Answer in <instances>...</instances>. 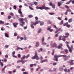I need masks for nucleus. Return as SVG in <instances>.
<instances>
[{
    "label": "nucleus",
    "instance_id": "nucleus-1",
    "mask_svg": "<svg viewBox=\"0 0 74 74\" xmlns=\"http://www.w3.org/2000/svg\"><path fill=\"white\" fill-rule=\"evenodd\" d=\"M24 20H25V18H19L18 19V21H19L21 23L20 24V25L22 27H23V25H25V22L23 21Z\"/></svg>",
    "mask_w": 74,
    "mask_h": 74
},
{
    "label": "nucleus",
    "instance_id": "nucleus-2",
    "mask_svg": "<svg viewBox=\"0 0 74 74\" xmlns=\"http://www.w3.org/2000/svg\"><path fill=\"white\" fill-rule=\"evenodd\" d=\"M36 9H40L41 10H44H44H50V8L48 7H45V5H43L41 7H39L38 6H36Z\"/></svg>",
    "mask_w": 74,
    "mask_h": 74
},
{
    "label": "nucleus",
    "instance_id": "nucleus-3",
    "mask_svg": "<svg viewBox=\"0 0 74 74\" xmlns=\"http://www.w3.org/2000/svg\"><path fill=\"white\" fill-rule=\"evenodd\" d=\"M39 22H40V21H36V23H34L33 22H31V27L32 28V29H34V27L33 26V25L34 26H36L37 24H38Z\"/></svg>",
    "mask_w": 74,
    "mask_h": 74
},
{
    "label": "nucleus",
    "instance_id": "nucleus-4",
    "mask_svg": "<svg viewBox=\"0 0 74 74\" xmlns=\"http://www.w3.org/2000/svg\"><path fill=\"white\" fill-rule=\"evenodd\" d=\"M32 59H36V60H40V58L38 57V56L37 55V51H36L35 53V55L33 56L32 57Z\"/></svg>",
    "mask_w": 74,
    "mask_h": 74
},
{
    "label": "nucleus",
    "instance_id": "nucleus-5",
    "mask_svg": "<svg viewBox=\"0 0 74 74\" xmlns=\"http://www.w3.org/2000/svg\"><path fill=\"white\" fill-rule=\"evenodd\" d=\"M60 57H62V56L59 55L57 56V55H54V58L55 59V60L56 61H58V58H60Z\"/></svg>",
    "mask_w": 74,
    "mask_h": 74
},
{
    "label": "nucleus",
    "instance_id": "nucleus-6",
    "mask_svg": "<svg viewBox=\"0 0 74 74\" xmlns=\"http://www.w3.org/2000/svg\"><path fill=\"white\" fill-rule=\"evenodd\" d=\"M18 12L19 14H20V16L22 18H23L24 17V16L22 14V12H21V9L20 8L19 9V10H18Z\"/></svg>",
    "mask_w": 74,
    "mask_h": 74
},
{
    "label": "nucleus",
    "instance_id": "nucleus-7",
    "mask_svg": "<svg viewBox=\"0 0 74 74\" xmlns=\"http://www.w3.org/2000/svg\"><path fill=\"white\" fill-rule=\"evenodd\" d=\"M74 60H70V61L69 62H67V63H69L70 65L71 66H72L73 65H74V63L73 62H74Z\"/></svg>",
    "mask_w": 74,
    "mask_h": 74
},
{
    "label": "nucleus",
    "instance_id": "nucleus-8",
    "mask_svg": "<svg viewBox=\"0 0 74 74\" xmlns=\"http://www.w3.org/2000/svg\"><path fill=\"white\" fill-rule=\"evenodd\" d=\"M68 49H69V51L70 53H71L72 52V51H73V47H68Z\"/></svg>",
    "mask_w": 74,
    "mask_h": 74
},
{
    "label": "nucleus",
    "instance_id": "nucleus-9",
    "mask_svg": "<svg viewBox=\"0 0 74 74\" xmlns=\"http://www.w3.org/2000/svg\"><path fill=\"white\" fill-rule=\"evenodd\" d=\"M71 2H72V4H74V0H73L72 1V0H70L69 2L66 3V4H70Z\"/></svg>",
    "mask_w": 74,
    "mask_h": 74
},
{
    "label": "nucleus",
    "instance_id": "nucleus-10",
    "mask_svg": "<svg viewBox=\"0 0 74 74\" xmlns=\"http://www.w3.org/2000/svg\"><path fill=\"white\" fill-rule=\"evenodd\" d=\"M18 24L19 23H13V25L14 27H17V26L16 25H18Z\"/></svg>",
    "mask_w": 74,
    "mask_h": 74
},
{
    "label": "nucleus",
    "instance_id": "nucleus-11",
    "mask_svg": "<svg viewBox=\"0 0 74 74\" xmlns=\"http://www.w3.org/2000/svg\"><path fill=\"white\" fill-rule=\"evenodd\" d=\"M64 71L65 72H66H66H68L69 73L70 72V69H68V70H67V69L66 68L64 69Z\"/></svg>",
    "mask_w": 74,
    "mask_h": 74
},
{
    "label": "nucleus",
    "instance_id": "nucleus-12",
    "mask_svg": "<svg viewBox=\"0 0 74 74\" xmlns=\"http://www.w3.org/2000/svg\"><path fill=\"white\" fill-rule=\"evenodd\" d=\"M48 62V60L46 59L45 60H43L41 61L40 62L41 63H43V62Z\"/></svg>",
    "mask_w": 74,
    "mask_h": 74
},
{
    "label": "nucleus",
    "instance_id": "nucleus-13",
    "mask_svg": "<svg viewBox=\"0 0 74 74\" xmlns=\"http://www.w3.org/2000/svg\"><path fill=\"white\" fill-rule=\"evenodd\" d=\"M47 30H49V32H53V30L52 29H51L50 28H48L47 29Z\"/></svg>",
    "mask_w": 74,
    "mask_h": 74
},
{
    "label": "nucleus",
    "instance_id": "nucleus-14",
    "mask_svg": "<svg viewBox=\"0 0 74 74\" xmlns=\"http://www.w3.org/2000/svg\"><path fill=\"white\" fill-rule=\"evenodd\" d=\"M61 5H62V3H61V2H58V7H60V6Z\"/></svg>",
    "mask_w": 74,
    "mask_h": 74
},
{
    "label": "nucleus",
    "instance_id": "nucleus-15",
    "mask_svg": "<svg viewBox=\"0 0 74 74\" xmlns=\"http://www.w3.org/2000/svg\"><path fill=\"white\" fill-rule=\"evenodd\" d=\"M52 7L53 9H55V5L54 4H53L51 6Z\"/></svg>",
    "mask_w": 74,
    "mask_h": 74
},
{
    "label": "nucleus",
    "instance_id": "nucleus-16",
    "mask_svg": "<svg viewBox=\"0 0 74 74\" xmlns=\"http://www.w3.org/2000/svg\"><path fill=\"white\" fill-rule=\"evenodd\" d=\"M64 51L66 54L69 53V50L67 49H65Z\"/></svg>",
    "mask_w": 74,
    "mask_h": 74
},
{
    "label": "nucleus",
    "instance_id": "nucleus-17",
    "mask_svg": "<svg viewBox=\"0 0 74 74\" xmlns=\"http://www.w3.org/2000/svg\"><path fill=\"white\" fill-rule=\"evenodd\" d=\"M73 21V20H72V18H70L68 20V22L69 23H71V22H72Z\"/></svg>",
    "mask_w": 74,
    "mask_h": 74
},
{
    "label": "nucleus",
    "instance_id": "nucleus-18",
    "mask_svg": "<svg viewBox=\"0 0 74 74\" xmlns=\"http://www.w3.org/2000/svg\"><path fill=\"white\" fill-rule=\"evenodd\" d=\"M39 45L40 44L39 43V42H37L36 45V47H39Z\"/></svg>",
    "mask_w": 74,
    "mask_h": 74
},
{
    "label": "nucleus",
    "instance_id": "nucleus-19",
    "mask_svg": "<svg viewBox=\"0 0 74 74\" xmlns=\"http://www.w3.org/2000/svg\"><path fill=\"white\" fill-rule=\"evenodd\" d=\"M40 23V26H42V25H44V23L43 22H41V21H40V22H39L38 23Z\"/></svg>",
    "mask_w": 74,
    "mask_h": 74
},
{
    "label": "nucleus",
    "instance_id": "nucleus-20",
    "mask_svg": "<svg viewBox=\"0 0 74 74\" xmlns=\"http://www.w3.org/2000/svg\"><path fill=\"white\" fill-rule=\"evenodd\" d=\"M62 38H68V36L63 35L62 36Z\"/></svg>",
    "mask_w": 74,
    "mask_h": 74
},
{
    "label": "nucleus",
    "instance_id": "nucleus-21",
    "mask_svg": "<svg viewBox=\"0 0 74 74\" xmlns=\"http://www.w3.org/2000/svg\"><path fill=\"white\" fill-rule=\"evenodd\" d=\"M68 24V22H66V23H64L63 25V26H67V25Z\"/></svg>",
    "mask_w": 74,
    "mask_h": 74
},
{
    "label": "nucleus",
    "instance_id": "nucleus-22",
    "mask_svg": "<svg viewBox=\"0 0 74 74\" xmlns=\"http://www.w3.org/2000/svg\"><path fill=\"white\" fill-rule=\"evenodd\" d=\"M25 58H26V56L24 55L23 57L21 58V60H23V59H25Z\"/></svg>",
    "mask_w": 74,
    "mask_h": 74
},
{
    "label": "nucleus",
    "instance_id": "nucleus-23",
    "mask_svg": "<svg viewBox=\"0 0 74 74\" xmlns=\"http://www.w3.org/2000/svg\"><path fill=\"white\" fill-rule=\"evenodd\" d=\"M28 17L29 18H33V16L32 15H29Z\"/></svg>",
    "mask_w": 74,
    "mask_h": 74
},
{
    "label": "nucleus",
    "instance_id": "nucleus-24",
    "mask_svg": "<svg viewBox=\"0 0 74 74\" xmlns=\"http://www.w3.org/2000/svg\"><path fill=\"white\" fill-rule=\"evenodd\" d=\"M64 7L65 8H67V9H69V8H70V7L68 6L67 5H65Z\"/></svg>",
    "mask_w": 74,
    "mask_h": 74
},
{
    "label": "nucleus",
    "instance_id": "nucleus-25",
    "mask_svg": "<svg viewBox=\"0 0 74 74\" xmlns=\"http://www.w3.org/2000/svg\"><path fill=\"white\" fill-rule=\"evenodd\" d=\"M5 37H9L8 35V34L6 33H5Z\"/></svg>",
    "mask_w": 74,
    "mask_h": 74
},
{
    "label": "nucleus",
    "instance_id": "nucleus-26",
    "mask_svg": "<svg viewBox=\"0 0 74 74\" xmlns=\"http://www.w3.org/2000/svg\"><path fill=\"white\" fill-rule=\"evenodd\" d=\"M4 22L2 21H0V24H4Z\"/></svg>",
    "mask_w": 74,
    "mask_h": 74
},
{
    "label": "nucleus",
    "instance_id": "nucleus-27",
    "mask_svg": "<svg viewBox=\"0 0 74 74\" xmlns=\"http://www.w3.org/2000/svg\"><path fill=\"white\" fill-rule=\"evenodd\" d=\"M55 53V49H53V52L52 53V55H53V56L54 55V53Z\"/></svg>",
    "mask_w": 74,
    "mask_h": 74
},
{
    "label": "nucleus",
    "instance_id": "nucleus-28",
    "mask_svg": "<svg viewBox=\"0 0 74 74\" xmlns=\"http://www.w3.org/2000/svg\"><path fill=\"white\" fill-rule=\"evenodd\" d=\"M41 31V29L40 28L39 30L38 31L37 33H40Z\"/></svg>",
    "mask_w": 74,
    "mask_h": 74
},
{
    "label": "nucleus",
    "instance_id": "nucleus-29",
    "mask_svg": "<svg viewBox=\"0 0 74 74\" xmlns=\"http://www.w3.org/2000/svg\"><path fill=\"white\" fill-rule=\"evenodd\" d=\"M34 3L35 5H37L38 4V3L37 2H34Z\"/></svg>",
    "mask_w": 74,
    "mask_h": 74
},
{
    "label": "nucleus",
    "instance_id": "nucleus-30",
    "mask_svg": "<svg viewBox=\"0 0 74 74\" xmlns=\"http://www.w3.org/2000/svg\"><path fill=\"white\" fill-rule=\"evenodd\" d=\"M65 35L67 36H69V33L68 32H66L65 33Z\"/></svg>",
    "mask_w": 74,
    "mask_h": 74
},
{
    "label": "nucleus",
    "instance_id": "nucleus-31",
    "mask_svg": "<svg viewBox=\"0 0 74 74\" xmlns=\"http://www.w3.org/2000/svg\"><path fill=\"white\" fill-rule=\"evenodd\" d=\"M49 5L50 6H51L52 5H53V4L52 3V2H50L49 3Z\"/></svg>",
    "mask_w": 74,
    "mask_h": 74
},
{
    "label": "nucleus",
    "instance_id": "nucleus-32",
    "mask_svg": "<svg viewBox=\"0 0 74 74\" xmlns=\"http://www.w3.org/2000/svg\"><path fill=\"white\" fill-rule=\"evenodd\" d=\"M6 67H7L6 66H5L3 69L2 70V71H4L5 70V69L6 68Z\"/></svg>",
    "mask_w": 74,
    "mask_h": 74
},
{
    "label": "nucleus",
    "instance_id": "nucleus-33",
    "mask_svg": "<svg viewBox=\"0 0 74 74\" xmlns=\"http://www.w3.org/2000/svg\"><path fill=\"white\" fill-rule=\"evenodd\" d=\"M60 56H61V57L63 56V58H66L67 57V56L66 55H60Z\"/></svg>",
    "mask_w": 74,
    "mask_h": 74
},
{
    "label": "nucleus",
    "instance_id": "nucleus-34",
    "mask_svg": "<svg viewBox=\"0 0 74 74\" xmlns=\"http://www.w3.org/2000/svg\"><path fill=\"white\" fill-rule=\"evenodd\" d=\"M13 8L14 10H16V6L15 5H14L13 6Z\"/></svg>",
    "mask_w": 74,
    "mask_h": 74
},
{
    "label": "nucleus",
    "instance_id": "nucleus-35",
    "mask_svg": "<svg viewBox=\"0 0 74 74\" xmlns=\"http://www.w3.org/2000/svg\"><path fill=\"white\" fill-rule=\"evenodd\" d=\"M44 37H43L42 39V42H43L44 41Z\"/></svg>",
    "mask_w": 74,
    "mask_h": 74
},
{
    "label": "nucleus",
    "instance_id": "nucleus-36",
    "mask_svg": "<svg viewBox=\"0 0 74 74\" xmlns=\"http://www.w3.org/2000/svg\"><path fill=\"white\" fill-rule=\"evenodd\" d=\"M66 11L69 12H71V10L70 9L67 10H66Z\"/></svg>",
    "mask_w": 74,
    "mask_h": 74
},
{
    "label": "nucleus",
    "instance_id": "nucleus-37",
    "mask_svg": "<svg viewBox=\"0 0 74 74\" xmlns=\"http://www.w3.org/2000/svg\"><path fill=\"white\" fill-rule=\"evenodd\" d=\"M62 24H63V20H62V21L60 23V24L61 25H62Z\"/></svg>",
    "mask_w": 74,
    "mask_h": 74
},
{
    "label": "nucleus",
    "instance_id": "nucleus-38",
    "mask_svg": "<svg viewBox=\"0 0 74 74\" xmlns=\"http://www.w3.org/2000/svg\"><path fill=\"white\" fill-rule=\"evenodd\" d=\"M56 64H57V63H56V62H53V66H56Z\"/></svg>",
    "mask_w": 74,
    "mask_h": 74
},
{
    "label": "nucleus",
    "instance_id": "nucleus-39",
    "mask_svg": "<svg viewBox=\"0 0 74 74\" xmlns=\"http://www.w3.org/2000/svg\"><path fill=\"white\" fill-rule=\"evenodd\" d=\"M62 37L61 36H60L59 37V41H60V40H61V38H62Z\"/></svg>",
    "mask_w": 74,
    "mask_h": 74
},
{
    "label": "nucleus",
    "instance_id": "nucleus-40",
    "mask_svg": "<svg viewBox=\"0 0 74 74\" xmlns=\"http://www.w3.org/2000/svg\"><path fill=\"white\" fill-rule=\"evenodd\" d=\"M29 4L31 6H32L33 5H34V4H33V3H29Z\"/></svg>",
    "mask_w": 74,
    "mask_h": 74
},
{
    "label": "nucleus",
    "instance_id": "nucleus-41",
    "mask_svg": "<svg viewBox=\"0 0 74 74\" xmlns=\"http://www.w3.org/2000/svg\"><path fill=\"white\" fill-rule=\"evenodd\" d=\"M47 23L48 24H51V21L49 20L48 21Z\"/></svg>",
    "mask_w": 74,
    "mask_h": 74
},
{
    "label": "nucleus",
    "instance_id": "nucleus-42",
    "mask_svg": "<svg viewBox=\"0 0 74 74\" xmlns=\"http://www.w3.org/2000/svg\"><path fill=\"white\" fill-rule=\"evenodd\" d=\"M19 62H22V60H18L17 61V63H19Z\"/></svg>",
    "mask_w": 74,
    "mask_h": 74
},
{
    "label": "nucleus",
    "instance_id": "nucleus-43",
    "mask_svg": "<svg viewBox=\"0 0 74 74\" xmlns=\"http://www.w3.org/2000/svg\"><path fill=\"white\" fill-rule=\"evenodd\" d=\"M47 43L43 42L42 44V45H47Z\"/></svg>",
    "mask_w": 74,
    "mask_h": 74
},
{
    "label": "nucleus",
    "instance_id": "nucleus-44",
    "mask_svg": "<svg viewBox=\"0 0 74 74\" xmlns=\"http://www.w3.org/2000/svg\"><path fill=\"white\" fill-rule=\"evenodd\" d=\"M29 8L31 10H34L33 8H32V7L29 6Z\"/></svg>",
    "mask_w": 74,
    "mask_h": 74
},
{
    "label": "nucleus",
    "instance_id": "nucleus-45",
    "mask_svg": "<svg viewBox=\"0 0 74 74\" xmlns=\"http://www.w3.org/2000/svg\"><path fill=\"white\" fill-rule=\"evenodd\" d=\"M57 45L56 43H54L53 45V47H56Z\"/></svg>",
    "mask_w": 74,
    "mask_h": 74
},
{
    "label": "nucleus",
    "instance_id": "nucleus-46",
    "mask_svg": "<svg viewBox=\"0 0 74 74\" xmlns=\"http://www.w3.org/2000/svg\"><path fill=\"white\" fill-rule=\"evenodd\" d=\"M21 49V50H23V49H22V48H19V47H18V48H17V49H16V50H18V49Z\"/></svg>",
    "mask_w": 74,
    "mask_h": 74
},
{
    "label": "nucleus",
    "instance_id": "nucleus-47",
    "mask_svg": "<svg viewBox=\"0 0 74 74\" xmlns=\"http://www.w3.org/2000/svg\"><path fill=\"white\" fill-rule=\"evenodd\" d=\"M61 40L64 41H66V39L65 38H63L61 39Z\"/></svg>",
    "mask_w": 74,
    "mask_h": 74
},
{
    "label": "nucleus",
    "instance_id": "nucleus-48",
    "mask_svg": "<svg viewBox=\"0 0 74 74\" xmlns=\"http://www.w3.org/2000/svg\"><path fill=\"white\" fill-rule=\"evenodd\" d=\"M68 12L67 11H66V12L64 13V14L65 15H67V14H68V12Z\"/></svg>",
    "mask_w": 74,
    "mask_h": 74
},
{
    "label": "nucleus",
    "instance_id": "nucleus-49",
    "mask_svg": "<svg viewBox=\"0 0 74 74\" xmlns=\"http://www.w3.org/2000/svg\"><path fill=\"white\" fill-rule=\"evenodd\" d=\"M66 27L68 28L70 27V25L68 24L67 25H66Z\"/></svg>",
    "mask_w": 74,
    "mask_h": 74
},
{
    "label": "nucleus",
    "instance_id": "nucleus-50",
    "mask_svg": "<svg viewBox=\"0 0 74 74\" xmlns=\"http://www.w3.org/2000/svg\"><path fill=\"white\" fill-rule=\"evenodd\" d=\"M29 56H30V55L29 54H28L27 55V56H26V58H28L29 57Z\"/></svg>",
    "mask_w": 74,
    "mask_h": 74
},
{
    "label": "nucleus",
    "instance_id": "nucleus-51",
    "mask_svg": "<svg viewBox=\"0 0 74 74\" xmlns=\"http://www.w3.org/2000/svg\"><path fill=\"white\" fill-rule=\"evenodd\" d=\"M22 60L21 62H22V64H24V63H25V61L24 60Z\"/></svg>",
    "mask_w": 74,
    "mask_h": 74
},
{
    "label": "nucleus",
    "instance_id": "nucleus-52",
    "mask_svg": "<svg viewBox=\"0 0 74 74\" xmlns=\"http://www.w3.org/2000/svg\"><path fill=\"white\" fill-rule=\"evenodd\" d=\"M11 18V16H8V19H10Z\"/></svg>",
    "mask_w": 74,
    "mask_h": 74
},
{
    "label": "nucleus",
    "instance_id": "nucleus-53",
    "mask_svg": "<svg viewBox=\"0 0 74 74\" xmlns=\"http://www.w3.org/2000/svg\"><path fill=\"white\" fill-rule=\"evenodd\" d=\"M56 71V69L55 68L53 69V71Z\"/></svg>",
    "mask_w": 74,
    "mask_h": 74
},
{
    "label": "nucleus",
    "instance_id": "nucleus-54",
    "mask_svg": "<svg viewBox=\"0 0 74 74\" xmlns=\"http://www.w3.org/2000/svg\"><path fill=\"white\" fill-rule=\"evenodd\" d=\"M23 74H28V73L26 72H24L23 73Z\"/></svg>",
    "mask_w": 74,
    "mask_h": 74
},
{
    "label": "nucleus",
    "instance_id": "nucleus-55",
    "mask_svg": "<svg viewBox=\"0 0 74 74\" xmlns=\"http://www.w3.org/2000/svg\"><path fill=\"white\" fill-rule=\"evenodd\" d=\"M5 58H8V56L7 55H6L5 56Z\"/></svg>",
    "mask_w": 74,
    "mask_h": 74
},
{
    "label": "nucleus",
    "instance_id": "nucleus-56",
    "mask_svg": "<svg viewBox=\"0 0 74 74\" xmlns=\"http://www.w3.org/2000/svg\"><path fill=\"white\" fill-rule=\"evenodd\" d=\"M33 66V64H30V67H32Z\"/></svg>",
    "mask_w": 74,
    "mask_h": 74
},
{
    "label": "nucleus",
    "instance_id": "nucleus-57",
    "mask_svg": "<svg viewBox=\"0 0 74 74\" xmlns=\"http://www.w3.org/2000/svg\"><path fill=\"white\" fill-rule=\"evenodd\" d=\"M53 27H54V28H55L56 29H58V28L56 27V25H54Z\"/></svg>",
    "mask_w": 74,
    "mask_h": 74
},
{
    "label": "nucleus",
    "instance_id": "nucleus-58",
    "mask_svg": "<svg viewBox=\"0 0 74 74\" xmlns=\"http://www.w3.org/2000/svg\"><path fill=\"white\" fill-rule=\"evenodd\" d=\"M0 65L2 66V67H3V66H4V64L2 63L0 64Z\"/></svg>",
    "mask_w": 74,
    "mask_h": 74
},
{
    "label": "nucleus",
    "instance_id": "nucleus-59",
    "mask_svg": "<svg viewBox=\"0 0 74 74\" xmlns=\"http://www.w3.org/2000/svg\"><path fill=\"white\" fill-rule=\"evenodd\" d=\"M58 30L59 31H60H60L61 32H62V29H61V28H59Z\"/></svg>",
    "mask_w": 74,
    "mask_h": 74
},
{
    "label": "nucleus",
    "instance_id": "nucleus-60",
    "mask_svg": "<svg viewBox=\"0 0 74 74\" xmlns=\"http://www.w3.org/2000/svg\"><path fill=\"white\" fill-rule=\"evenodd\" d=\"M8 73L9 74H12V72L11 71H9L8 72Z\"/></svg>",
    "mask_w": 74,
    "mask_h": 74
},
{
    "label": "nucleus",
    "instance_id": "nucleus-61",
    "mask_svg": "<svg viewBox=\"0 0 74 74\" xmlns=\"http://www.w3.org/2000/svg\"><path fill=\"white\" fill-rule=\"evenodd\" d=\"M58 19H59V20H60V21H62V19L59 17H58Z\"/></svg>",
    "mask_w": 74,
    "mask_h": 74
},
{
    "label": "nucleus",
    "instance_id": "nucleus-62",
    "mask_svg": "<svg viewBox=\"0 0 74 74\" xmlns=\"http://www.w3.org/2000/svg\"><path fill=\"white\" fill-rule=\"evenodd\" d=\"M21 54H18V58H21Z\"/></svg>",
    "mask_w": 74,
    "mask_h": 74
},
{
    "label": "nucleus",
    "instance_id": "nucleus-63",
    "mask_svg": "<svg viewBox=\"0 0 74 74\" xmlns=\"http://www.w3.org/2000/svg\"><path fill=\"white\" fill-rule=\"evenodd\" d=\"M50 15H54V14L53 13H49Z\"/></svg>",
    "mask_w": 74,
    "mask_h": 74
},
{
    "label": "nucleus",
    "instance_id": "nucleus-64",
    "mask_svg": "<svg viewBox=\"0 0 74 74\" xmlns=\"http://www.w3.org/2000/svg\"><path fill=\"white\" fill-rule=\"evenodd\" d=\"M56 37H58V34H56L55 36Z\"/></svg>",
    "mask_w": 74,
    "mask_h": 74
}]
</instances>
